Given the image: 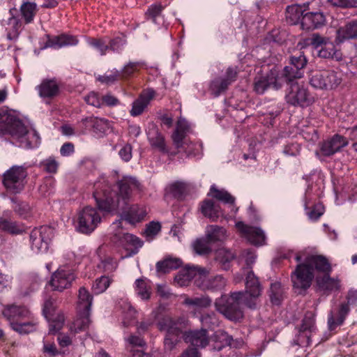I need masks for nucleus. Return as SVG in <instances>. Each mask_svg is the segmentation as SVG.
<instances>
[{
	"mask_svg": "<svg viewBox=\"0 0 357 357\" xmlns=\"http://www.w3.org/2000/svg\"><path fill=\"white\" fill-rule=\"evenodd\" d=\"M208 195L225 204H233L235 202V198L231 194L225 190L218 189L215 185H211Z\"/></svg>",
	"mask_w": 357,
	"mask_h": 357,
	"instance_id": "c03bdc74",
	"label": "nucleus"
},
{
	"mask_svg": "<svg viewBox=\"0 0 357 357\" xmlns=\"http://www.w3.org/2000/svg\"><path fill=\"white\" fill-rule=\"evenodd\" d=\"M326 24V17L321 12H306L301 18V28L303 30L319 29Z\"/></svg>",
	"mask_w": 357,
	"mask_h": 357,
	"instance_id": "aec40b11",
	"label": "nucleus"
},
{
	"mask_svg": "<svg viewBox=\"0 0 357 357\" xmlns=\"http://www.w3.org/2000/svg\"><path fill=\"white\" fill-rule=\"evenodd\" d=\"M153 319L156 321L158 329L160 332L165 331L164 349L165 351H172L177 344L181 342L183 331L178 322L172 317L167 314H160L158 312H153Z\"/></svg>",
	"mask_w": 357,
	"mask_h": 357,
	"instance_id": "20e7f679",
	"label": "nucleus"
},
{
	"mask_svg": "<svg viewBox=\"0 0 357 357\" xmlns=\"http://www.w3.org/2000/svg\"><path fill=\"white\" fill-rule=\"evenodd\" d=\"M183 304L195 309H206L211 306L212 299L208 295H202L193 298L188 297L184 300Z\"/></svg>",
	"mask_w": 357,
	"mask_h": 357,
	"instance_id": "58836bf2",
	"label": "nucleus"
},
{
	"mask_svg": "<svg viewBox=\"0 0 357 357\" xmlns=\"http://www.w3.org/2000/svg\"><path fill=\"white\" fill-rule=\"evenodd\" d=\"M350 312L348 303H340L336 308L330 311L328 316V325L330 331L335 330L337 326L344 324L346 317Z\"/></svg>",
	"mask_w": 357,
	"mask_h": 357,
	"instance_id": "a211bd4d",
	"label": "nucleus"
},
{
	"mask_svg": "<svg viewBox=\"0 0 357 357\" xmlns=\"http://www.w3.org/2000/svg\"><path fill=\"white\" fill-rule=\"evenodd\" d=\"M349 40H357V20L348 21L336 31V43L340 44Z\"/></svg>",
	"mask_w": 357,
	"mask_h": 357,
	"instance_id": "b1692460",
	"label": "nucleus"
},
{
	"mask_svg": "<svg viewBox=\"0 0 357 357\" xmlns=\"http://www.w3.org/2000/svg\"><path fill=\"white\" fill-rule=\"evenodd\" d=\"M145 66L143 61L128 62L120 71L121 79H127L132 77L135 73L139 71Z\"/></svg>",
	"mask_w": 357,
	"mask_h": 357,
	"instance_id": "37998d69",
	"label": "nucleus"
},
{
	"mask_svg": "<svg viewBox=\"0 0 357 357\" xmlns=\"http://www.w3.org/2000/svg\"><path fill=\"white\" fill-rule=\"evenodd\" d=\"M245 285L244 291H234L229 296L222 295L215 301V310L230 321H239L243 318L241 303L252 310L257 308L263 287L252 270L248 271L246 275Z\"/></svg>",
	"mask_w": 357,
	"mask_h": 357,
	"instance_id": "f257e3e1",
	"label": "nucleus"
},
{
	"mask_svg": "<svg viewBox=\"0 0 357 357\" xmlns=\"http://www.w3.org/2000/svg\"><path fill=\"white\" fill-rule=\"evenodd\" d=\"M183 337L185 342L197 347L205 348L209 343L208 331L204 328L186 331Z\"/></svg>",
	"mask_w": 357,
	"mask_h": 357,
	"instance_id": "5701e85b",
	"label": "nucleus"
},
{
	"mask_svg": "<svg viewBox=\"0 0 357 357\" xmlns=\"http://www.w3.org/2000/svg\"><path fill=\"white\" fill-rule=\"evenodd\" d=\"M271 87L275 90L282 88L277 77V71L275 70H271L266 76L255 78L254 83V90L258 94H263Z\"/></svg>",
	"mask_w": 357,
	"mask_h": 357,
	"instance_id": "dca6fc26",
	"label": "nucleus"
},
{
	"mask_svg": "<svg viewBox=\"0 0 357 357\" xmlns=\"http://www.w3.org/2000/svg\"><path fill=\"white\" fill-rule=\"evenodd\" d=\"M47 40L45 44V48L52 47L59 49L65 46L76 45L78 43V40L75 36L66 33L53 37L47 35Z\"/></svg>",
	"mask_w": 357,
	"mask_h": 357,
	"instance_id": "cd10ccee",
	"label": "nucleus"
},
{
	"mask_svg": "<svg viewBox=\"0 0 357 357\" xmlns=\"http://www.w3.org/2000/svg\"><path fill=\"white\" fill-rule=\"evenodd\" d=\"M90 323V312L77 311V317L70 326V331L74 333L86 331Z\"/></svg>",
	"mask_w": 357,
	"mask_h": 357,
	"instance_id": "c9c22d12",
	"label": "nucleus"
},
{
	"mask_svg": "<svg viewBox=\"0 0 357 357\" xmlns=\"http://www.w3.org/2000/svg\"><path fill=\"white\" fill-rule=\"evenodd\" d=\"M11 201L14 203L13 210L17 215L23 218H26L29 215L31 207L28 203L19 202L14 198L11 199Z\"/></svg>",
	"mask_w": 357,
	"mask_h": 357,
	"instance_id": "864d4df0",
	"label": "nucleus"
},
{
	"mask_svg": "<svg viewBox=\"0 0 357 357\" xmlns=\"http://www.w3.org/2000/svg\"><path fill=\"white\" fill-rule=\"evenodd\" d=\"M84 100L88 105L97 108H100L102 106V97L100 96L99 93L94 91H91L86 96Z\"/></svg>",
	"mask_w": 357,
	"mask_h": 357,
	"instance_id": "0e129e2a",
	"label": "nucleus"
},
{
	"mask_svg": "<svg viewBox=\"0 0 357 357\" xmlns=\"http://www.w3.org/2000/svg\"><path fill=\"white\" fill-rule=\"evenodd\" d=\"M305 264L311 268L312 273L316 270L324 274L330 273L332 271L331 266L328 259L321 255H312L307 257L305 260Z\"/></svg>",
	"mask_w": 357,
	"mask_h": 357,
	"instance_id": "c85d7f7f",
	"label": "nucleus"
},
{
	"mask_svg": "<svg viewBox=\"0 0 357 357\" xmlns=\"http://www.w3.org/2000/svg\"><path fill=\"white\" fill-rule=\"evenodd\" d=\"M307 63V59L303 53H300L298 56H289V64L294 68H296L297 70L302 72L304 75L305 68Z\"/></svg>",
	"mask_w": 357,
	"mask_h": 357,
	"instance_id": "3c124183",
	"label": "nucleus"
},
{
	"mask_svg": "<svg viewBox=\"0 0 357 357\" xmlns=\"http://www.w3.org/2000/svg\"><path fill=\"white\" fill-rule=\"evenodd\" d=\"M1 314L9 321L12 328L13 323H18L26 318H31V312L25 305L10 304L3 306Z\"/></svg>",
	"mask_w": 357,
	"mask_h": 357,
	"instance_id": "ddd939ff",
	"label": "nucleus"
},
{
	"mask_svg": "<svg viewBox=\"0 0 357 357\" xmlns=\"http://www.w3.org/2000/svg\"><path fill=\"white\" fill-rule=\"evenodd\" d=\"M305 11L303 7L301 5L294 4L288 6L286 8V20L291 24H297L298 22L301 24V18Z\"/></svg>",
	"mask_w": 357,
	"mask_h": 357,
	"instance_id": "e433bc0d",
	"label": "nucleus"
},
{
	"mask_svg": "<svg viewBox=\"0 0 357 357\" xmlns=\"http://www.w3.org/2000/svg\"><path fill=\"white\" fill-rule=\"evenodd\" d=\"M286 89L285 100L294 107H307L314 102L313 96L307 88L298 82L288 84Z\"/></svg>",
	"mask_w": 357,
	"mask_h": 357,
	"instance_id": "39448f33",
	"label": "nucleus"
},
{
	"mask_svg": "<svg viewBox=\"0 0 357 357\" xmlns=\"http://www.w3.org/2000/svg\"><path fill=\"white\" fill-rule=\"evenodd\" d=\"M226 230L218 225H209L206 227V237L211 243L222 241L225 238Z\"/></svg>",
	"mask_w": 357,
	"mask_h": 357,
	"instance_id": "a19ab883",
	"label": "nucleus"
},
{
	"mask_svg": "<svg viewBox=\"0 0 357 357\" xmlns=\"http://www.w3.org/2000/svg\"><path fill=\"white\" fill-rule=\"evenodd\" d=\"M126 43L125 36H117L110 39L108 42V50L120 52Z\"/></svg>",
	"mask_w": 357,
	"mask_h": 357,
	"instance_id": "052dcab7",
	"label": "nucleus"
},
{
	"mask_svg": "<svg viewBox=\"0 0 357 357\" xmlns=\"http://www.w3.org/2000/svg\"><path fill=\"white\" fill-rule=\"evenodd\" d=\"M314 315L312 312H307L302 320V324L299 330V336H304L306 338V344L310 342L311 334L315 330Z\"/></svg>",
	"mask_w": 357,
	"mask_h": 357,
	"instance_id": "2f4dec72",
	"label": "nucleus"
},
{
	"mask_svg": "<svg viewBox=\"0 0 357 357\" xmlns=\"http://www.w3.org/2000/svg\"><path fill=\"white\" fill-rule=\"evenodd\" d=\"M317 284L324 291H332L339 288V281L330 277V273H325L321 277H317Z\"/></svg>",
	"mask_w": 357,
	"mask_h": 357,
	"instance_id": "ea45409f",
	"label": "nucleus"
},
{
	"mask_svg": "<svg viewBox=\"0 0 357 357\" xmlns=\"http://www.w3.org/2000/svg\"><path fill=\"white\" fill-rule=\"evenodd\" d=\"M93 296L84 287H80L78 294L77 311H84V313L91 312Z\"/></svg>",
	"mask_w": 357,
	"mask_h": 357,
	"instance_id": "4c0bfd02",
	"label": "nucleus"
},
{
	"mask_svg": "<svg viewBox=\"0 0 357 357\" xmlns=\"http://www.w3.org/2000/svg\"><path fill=\"white\" fill-rule=\"evenodd\" d=\"M37 325L38 321L31 313V318H26L18 323H13L11 328L20 335H26L36 331Z\"/></svg>",
	"mask_w": 357,
	"mask_h": 357,
	"instance_id": "473e14b6",
	"label": "nucleus"
},
{
	"mask_svg": "<svg viewBox=\"0 0 357 357\" xmlns=\"http://www.w3.org/2000/svg\"><path fill=\"white\" fill-rule=\"evenodd\" d=\"M127 205H123V203L120 204V208L123 211V218L130 224H135L136 222H141L145 218L146 211L144 207L137 204H133L129 207Z\"/></svg>",
	"mask_w": 357,
	"mask_h": 357,
	"instance_id": "4be33fe9",
	"label": "nucleus"
},
{
	"mask_svg": "<svg viewBox=\"0 0 357 357\" xmlns=\"http://www.w3.org/2000/svg\"><path fill=\"white\" fill-rule=\"evenodd\" d=\"M155 91L153 89H147L144 91L139 98L132 102L130 115L137 116L143 113L150 101L155 96Z\"/></svg>",
	"mask_w": 357,
	"mask_h": 357,
	"instance_id": "bb28decb",
	"label": "nucleus"
},
{
	"mask_svg": "<svg viewBox=\"0 0 357 357\" xmlns=\"http://www.w3.org/2000/svg\"><path fill=\"white\" fill-rule=\"evenodd\" d=\"M75 275L71 269L59 268L51 278L50 284L53 290L61 291L71 286Z\"/></svg>",
	"mask_w": 357,
	"mask_h": 357,
	"instance_id": "4468645a",
	"label": "nucleus"
},
{
	"mask_svg": "<svg viewBox=\"0 0 357 357\" xmlns=\"http://www.w3.org/2000/svg\"><path fill=\"white\" fill-rule=\"evenodd\" d=\"M101 219L96 208L86 206L77 214L76 229L82 234H89L96 229Z\"/></svg>",
	"mask_w": 357,
	"mask_h": 357,
	"instance_id": "0eeeda50",
	"label": "nucleus"
},
{
	"mask_svg": "<svg viewBox=\"0 0 357 357\" xmlns=\"http://www.w3.org/2000/svg\"><path fill=\"white\" fill-rule=\"evenodd\" d=\"M0 135H10L20 142V146L25 149L36 147L40 137L36 130L29 132L23 121L13 112L0 109Z\"/></svg>",
	"mask_w": 357,
	"mask_h": 357,
	"instance_id": "7ed1b4c3",
	"label": "nucleus"
},
{
	"mask_svg": "<svg viewBox=\"0 0 357 357\" xmlns=\"http://www.w3.org/2000/svg\"><path fill=\"white\" fill-rule=\"evenodd\" d=\"M309 79L312 87L319 89H335L342 82L340 73L333 70L313 71Z\"/></svg>",
	"mask_w": 357,
	"mask_h": 357,
	"instance_id": "423d86ee",
	"label": "nucleus"
},
{
	"mask_svg": "<svg viewBox=\"0 0 357 357\" xmlns=\"http://www.w3.org/2000/svg\"><path fill=\"white\" fill-rule=\"evenodd\" d=\"M227 284V280L220 275L205 279L196 280V285L204 291H220L224 289Z\"/></svg>",
	"mask_w": 357,
	"mask_h": 357,
	"instance_id": "a878e982",
	"label": "nucleus"
},
{
	"mask_svg": "<svg viewBox=\"0 0 357 357\" xmlns=\"http://www.w3.org/2000/svg\"><path fill=\"white\" fill-rule=\"evenodd\" d=\"M185 185L182 182H174L168 188L169 192L176 199H181L185 192Z\"/></svg>",
	"mask_w": 357,
	"mask_h": 357,
	"instance_id": "13d9d810",
	"label": "nucleus"
},
{
	"mask_svg": "<svg viewBox=\"0 0 357 357\" xmlns=\"http://www.w3.org/2000/svg\"><path fill=\"white\" fill-rule=\"evenodd\" d=\"M64 316L63 314H57L56 317L50 321L49 331L51 333H56L61 329L64 324Z\"/></svg>",
	"mask_w": 357,
	"mask_h": 357,
	"instance_id": "69168bd1",
	"label": "nucleus"
},
{
	"mask_svg": "<svg viewBox=\"0 0 357 357\" xmlns=\"http://www.w3.org/2000/svg\"><path fill=\"white\" fill-rule=\"evenodd\" d=\"M161 231V225L159 222L152 221L146 225L144 235L146 241H151Z\"/></svg>",
	"mask_w": 357,
	"mask_h": 357,
	"instance_id": "6e6d98bb",
	"label": "nucleus"
},
{
	"mask_svg": "<svg viewBox=\"0 0 357 357\" xmlns=\"http://www.w3.org/2000/svg\"><path fill=\"white\" fill-rule=\"evenodd\" d=\"M348 144V139L345 137L335 134L321 143L320 151L324 156L330 157L340 151Z\"/></svg>",
	"mask_w": 357,
	"mask_h": 357,
	"instance_id": "2eb2a0df",
	"label": "nucleus"
},
{
	"mask_svg": "<svg viewBox=\"0 0 357 357\" xmlns=\"http://www.w3.org/2000/svg\"><path fill=\"white\" fill-rule=\"evenodd\" d=\"M283 289L280 282L271 283L268 296L273 305H280L283 300Z\"/></svg>",
	"mask_w": 357,
	"mask_h": 357,
	"instance_id": "a18cd8bd",
	"label": "nucleus"
},
{
	"mask_svg": "<svg viewBox=\"0 0 357 357\" xmlns=\"http://www.w3.org/2000/svg\"><path fill=\"white\" fill-rule=\"evenodd\" d=\"M236 227L252 244L255 245L264 244L266 236L259 227L248 226L241 221L236 223Z\"/></svg>",
	"mask_w": 357,
	"mask_h": 357,
	"instance_id": "f3484780",
	"label": "nucleus"
},
{
	"mask_svg": "<svg viewBox=\"0 0 357 357\" xmlns=\"http://www.w3.org/2000/svg\"><path fill=\"white\" fill-rule=\"evenodd\" d=\"M314 277V273L305 262L298 264L291 275L294 288L301 294L310 287Z\"/></svg>",
	"mask_w": 357,
	"mask_h": 357,
	"instance_id": "9d476101",
	"label": "nucleus"
},
{
	"mask_svg": "<svg viewBox=\"0 0 357 357\" xmlns=\"http://www.w3.org/2000/svg\"><path fill=\"white\" fill-rule=\"evenodd\" d=\"M135 291L142 299L148 300L150 298L151 287L148 285L146 280L139 278L135 281Z\"/></svg>",
	"mask_w": 357,
	"mask_h": 357,
	"instance_id": "8fccbe9b",
	"label": "nucleus"
},
{
	"mask_svg": "<svg viewBox=\"0 0 357 357\" xmlns=\"http://www.w3.org/2000/svg\"><path fill=\"white\" fill-rule=\"evenodd\" d=\"M111 282L110 279L107 276H101L100 278L96 280L94 284L93 285V290L95 294H100L105 291L109 286Z\"/></svg>",
	"mask_w": 357,
	"mask_h": 357,
	"instance_id": "bf43d9fd",
	"label": "nucleus"
},
{
	"mask_svg": "<svg viewBox=\"0 0 357 357\" xmlns=\"http://www.w3.org/2000/svg\"><path fill=\"white\" fill-rule=\"evenodd\" d=\"M200 211L204 216L209 218L212 222H215L219 217L222 215L220 204L212 199H205L201 203Z\"/></svg>",
	"mask_w": 357,
	"mask_h": 357,
	"instance_id": "c756f323",
	"label": "nucleus"
},
{
	"mask_svg": "<svg viewBox=\"0 0 357 357\" xmlns=\"http://www.w3.org/2000/svg\"><path fill=\"white\" fill-rule=\"evenodd\" d=\"M112 241L116 245L123 248L128 252V257L136 255L143 245V241L139 238L133 234L123 232L121 230L114 234Z\"/></svg>",
	"mask_w": 357,
	"mask_h": 357,
	"instance_id": "9b49d317",
	"label": "nucleus"
},
{
	"mask_svg": "<svg viewBox=\"0 0 357 357\" xmlns=\"http://www.w3.org/2000/svg\"><path fill=\"white\" fill-rule=\"evenodd\" d=\"M59 164L53 158H49L40 162V167L47 173L54 174L56 172Z\"/></svg>",
	"mask_w": 357,
	"mask_h": 357,
	"instance_id": "774afa93",
	"label": "nucleus"
},
{
	"mask_svg": "<svg viewBox=\"0 0 357 357\" xmlns=\"http://www.w3.org/2000/svg\"><path fill=\"white\" fill-rule=\"evenodd\" d=\"M84 121L86 126H90L96 133H103L107 128V121L104 119L90 116L86 118Z\"/></svg>",
	"mask_w": 357,
	"mask_h": 357,
	"instance_id": "49530a36",
	"label": "nucleus"
},
{
	"mask_svg": "<svg viewBox=\"0 0 357 357\" xmlns=\"http://www.w3.org/2000/svg\"><path fill=\"white\" fill-rule=\"evenodd\" d=\"M234 257L235 255L231 251L222 250L219 251L217 259L221 265V268L223 270L227 271L229 269L230 264L234 260Z\"/></svg>",
	"mask_w": 357,
	"mask_h": 357,
	"instance_id": "09e8293b",
	"label": "nucleus"
},
{
	"mask_svg": "<svg viewBox=\"0 0 357 357\" xmlns=\"http://www.w3.org/2000/svg\"><path fill=\"white\" fill-rule=\"evenodd\" d=\"M26 176L25 168L14 165L3 174V185L11 193H19L24 189V179Z\"/></svg>",
	"mask_w": 357,
	"mask_h": 357,
	"instance_id": "6e6552de",
	"label": "nucleus"
},
{
	"mask_svg": "<svg viewBox=\"0 0 357 357\" xmlns=\"http://www.w3.org/2000/svg\"><path fill=\"white\" fill-rule=\"evenodd\" d=\"M20 14L25 24H28L33 22L38 8L35 2L24 1L20 8Z\"/></svg>",
	"mask_w": 357,
	"mask_h": 357,
	"instance_id": "f704fd0d",
	"label": "nucleus"
},
{
	"mask_svg": "<svg viewBox=\"0 0 357 357\" xmlns=\"http://www.w3.org/2000/svg\"><path fill=\"white\" fill-rule=\"evenodd\" d=\"M93 197L98 208L106 212H111L120 206V204L128 205L133 192L142 190L141 183L134 177L123 176L116 182L118 192L111 190L107 183H96Z\"/></svg>",
	"mask_w": 357,
	"mask_h": 357,
	"instance_id": "f03ea898",
	"label": "nucleus"
},
{
	"mask_svg": "<svg viewBox=\"0 0 357 357\" xmlns=\"http://www.w3.org/2000/svg\"><path fill=\"white\" fill-rule=\"evenodd\" d=\"M211 243L206 238L197 239L193 244L195 252L202 255L209 254L211 252Z\"/></svg>",
	"mask_w": 357,
	"mask_h": 357,
	"instance_id": "603ef678",
	"label": "nucleus"
},
{
	"mask_svg": "<svg viewBox=\"0 0 357 357\" xmlns=\"http://www.w3.org/2000/svg\"><path fill=\"white\" fill-rule=\"evenodd\" d=\"M318 56L324 59H335L339 60L341 58L340 53L336 50L333 43L326 42L318 52Z\"/></svg>",
	"mask_w": 357,
	"mask_h": 357,
	"instance_id": "79ce46f5",
	"label": "nucleus"
},
{
	"mask_svg": "<svg viewBox=\"0 0 357 357\" xmlns=\"http://www.w3.org/2000/svg\"><path fill=\"white\" fill-rule=\"evenodd\" d=\"M200 321L204 326L213 327L218 325V319L213 312L206 313L201 316Z\"/></svg>",
	"mask_w": 357,
	"mask_h": 357,
	"instance_id": "338daca9",
	"label": "nucleus"
},
{
	"mask_svg": "<svg viewBox=\"0 0 357 357\" xmlns=\"http://www.w3.org/2000/svg\"><path fill=\"white\" fill-rule=\"evenodd\" d=\"M0 230L11 235H19L24 231V225L4 217H0Z\"/></svg>",
	"mask_w": 357,
	"mask_h": 357,
	"instance_id": "72a5a7b5",
	"label": "nucleus"
},
{
	"mask_svg": "<svg viewBox=\"0 0 357 357\" xmlns=\"http://www.w3.org/2000/svg\"><path fill=\"white\" fill-rule=\"evenodd\" d=\"M328 2L334 7L343 9L357 8V0H328Z\"/></svg>",
	"mask_w": 357,
	"mask_h": 357,
	"instance_id": "680f3d73",
	"label": "nucleus"
},
{
	"mask_svg": "<svg viewBox=\"0 0 357 357\" xmlns=\"http://www.w3.org/2000/svg\"><path fill=\"white\" fill-rule=\"evenodd\" d=\"M54 236L52 227L43 225L34 228L30 234L31 248L36 252H44L48 250L49 244Z\"/></svg>",
	"mask_w": 357,
	"mask_h": 357,
	"instance_id": "1a4fd4ad",
	"label": "nucleus"
},
{
	"mask_svg": "<svg viewBox=\"0 0 357 357\" xmlns=\"http://www.w3.org/2000/svg\"><path fill=\"white\" fill-rule=\"evenodd\" d=\"M211 340L213 349L216 351H221L226 347L237 348L242 343L241 340H234L231 335L222 330L217 331L211 337Z\"/></svg>",
	"mask_w": 357,
	"mask_h": 357,
	"instance_id": "6ab92c4d",
	"label": "nucleus"
},
{
	"mask_svg": "<svg viewBox=\"0 0 357 357\" xmlns=\"http://www.w3.org/2000/svg\"><path fill=\"white\" fill-rule=\"evenodd\" d=\"M208 273L205 268L195 266H187L184 268L179 271L174 278V281L179 286H188L189 282L195 279L201 280L202 278H205Z\"/></svg>",
	"mask_w": 357,
	"mask_h": 357,
	"instance_id": "f8f14e48",
	"label": "nucleus"
},
{
	"mask_svg": "<svg viewBox=\"0 0 357 357\" xmlns=\"http://www.w3.org/2000/svg\"><path fill=\"white\" fill-rule=\"evenodd\" d=\"M329 40L327 38L321 36L319 33H314L307 39V44L311 45L314 48L317 49L323 46Z\"/></svg>",
	"mask_w": 357,
	"mask_h": 357,
	"instance_id": "e2e57ef3",
	"label": "nucleus"
},
{
	"mask_svg": "<svg viewBox=\"0 0 357 357\" xmlns=\"http://www.w3.org/2000/svg\"><path fill=\"white\" fill-rule=\"evenodd\" d=\"M148 140L151 146L162 153H167L169 150L166 146L165 137L159 131L156 125L151 123L146 132Z\"/></svg>",
	"mask_w": 357,
	"mask_h": 357,
	"instance_id": "393cba45",
	"label": "nucleus"
},
{
	"mask_svg": "<svg viewBox=\"0 0 357 357\" xmlns=\"http://www.w3.org/2000/svg\"><path fill=\"white\" fill-rule=\"evenodd\" d=\"M89 44L96 49L101 55H105L108 51V43L106 38H90Z\"/></svg>",
	"mask_w": 357,
	"mask_h": 357,
	"instance_id": "5fc2aeb1",
	"label": "nucleus"
},
{
	"mask_svg": "<svg viewBox=\"0 0 357 357\" xmlns=\"http://www.w3.org/2000/svg\"><path fill=\"white\" fill-rule=\"evenodd\" d=\"M60 86V83L56 78L44 79L36 86V90L40 97L52 99L59 94Z\"/></svg>",
	"mask_w": 357,
	"mask_h": 357,
	"instance_id": "412c9836",
	"label": "nucleus"
},
{
	"mask_svg": "<svg viewBox=\"0 0 357 357\" xmlns=\"http://www.w3.org/2000/svg\"><path fill=\"white\" fill-rule=\"evenodd\" d=\"M229 86L228 82L223 77H218L211 82L210 91L215 97H218L225 92Z\"/></svg>",
	"mask_w": 357,
	"mask_h": 357,
	"instance_id": "de8ad7c7",
	"label": "nucleus"
},
{
	"mask_svg": "<svg viewBox=\"0 0 357 357\" xmlns=\"http://www.w3.org/2000/svg\"><path fill=\"white\" fill-rule=\"evenodd\" d=\"M303 77V73L296 70V68L291 66L288 63L281 73L277 72V77L280 82L281 87L284 83L287 84H291L292 82H297L296 80Z\"/></svg>",
	"mask_w": 357,
	"mask_h": 357,
	"instance_id": "7c9ffc66",
	"label": "nucleus"
},
{
	"mask_svg": "<svg viewBox=\"0 0 357 357\" xmlns=\"http://www.w3.org/2000/svg\"><path fill=\"white\" fill-rule=\"evenodd\" d=\"M123 314V324L126 327L130 324L132 321L137 318V311L129 303L124 304Z\"/></svg>",
	"mask_w": 357,
	"mask_h": 357,
	"instance_id": "4d7b16f0",
	"label": "nucleus"
}]
</instances>
